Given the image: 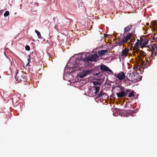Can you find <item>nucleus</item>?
<instances>
[{
	"label": "nucleus",
	"instance_id": "nucleus-1",
	"mask_svg": "<svg viewBox=\"0 0 157 157\" xmlns=\"http://www.w3.org/2000/svg\"><path fill=\"white\" fill-rule=\"evenodd\" d=\"M132 28V25H129L124 28L123 34H121L120 36L118 37L117 45H124L130 39L133 34L132 33H129Z\"/></svg>",
	"mask_w": 157,
	"mask_h": 157
},
{
	"label": "nucleus",
	"instance_id": "nucleus-2",
	"mask_svg": "<svg viewBox=\"0 0 157 157\" xmlns=\"http://www.w3.org/2000/svg\"><path fill=\"white\" fill-rule=\"evenodd\" d=\"M27 74L22 71L17 70L16 72V75L15 77L16 80L18 83L21 82L24 83L26 82L27 76Z\"/></svg>",
	"mask_w": 157,
	"mask_h": 157
},
{
	"label": "nucleus",
	"instance_id": "nucleus-3",
	"mask_svg": "<svg viewBox=\"0 0 157 157\" xmlns=\"http://www.w3.org/2000/svg\"><path fill=\"white\" fill-rule=\"evenodd\" d=\"M99 57L97 54H91L88 56H87L86 54H84L81 56V58L83 61L85 62H94L96 61Z\"/></svg>",
	"mask_w": 157,
	"mask_h": 157
},
{
	"label": "nucleus",
	"instance_id": "nucleus-4",
	"mask_svg": "<svg viewBox=\"0 0 157 157\" xmlns=\"http://www.w3.org/2000/svg\"><path fill=\"white\" fill-rule=\"evenodd\" d=\"M116 79L121 81L125 79L126 76L124 73L123 72H120L119 73L115 74L114 75Z\"/></svg>",
	"mask_w": 157,
	"mask_h": 157
},
{
	"label": "nucleus",
	"instance_id": "nucleus-5",
	"mask_svg": "<svg viewBox=\"0 0 157 157\" xmlns=\"http://www.w3.org/2000/svg\"><path fill=\"white\" fill-rule=\"evenodd\" d=\"M131 91V90L129 89L124 90V91L120 92H117L116 94L118 98H121L125 97L129 94L128 92H130Z\"/></svg>",
	"mask_w": 157,
	"mask_h": 157
},
{
	"label": "nucleus",
	"instance_id": "nucleus-6",
	"mask_svg": "<svg viewBox=\"0 0 157 157\" xmlns=\"http://www.w3.org/2000/svg\"><path fill=\"white\" fill-rule=\"evenodd\" d=\"M133 68L134 69L133 72L137 75H139L140 74H142L143 72V71H141V69H142V68H141V67L140 66L134 65Z\"/></svg>",
	"mask_w": 157,
	"mask_h": 157
},
{
	"label": "nucleus",
	"instance_id": "nucleus-7",
	"mask_svg": "<svg viewBox=\"0 0 157 157\" xmlns=\"http://www.w3.org/2000/svg\"><path fill=\"white\" fill-rule=\"evenodd\" d=\"M148 43V40L147 39H144L141 40L140 41V48H143L144 47H149L147 45Z\"/></svg>",
	"mask_w": 157,
	"mask_h": 157
},
{
	"label": "nucleus",
	"instance_id": "nucleus-8",
	"mask_svg": "<svg viewBox=\"0 0 157 157\" xmlns=\"http://www.w3.org/2000/svg\"><path fill=\"white\" fill-rule=\"evenodd\" d=\"M100 68L102 71H109L111 72V73H113L112 71L110 70L108 67L105 65H103V64L100 66Z\"/></svg>",
	"mask_w": 157,
	"mask_h": 157
},
{
	"label": "nucleus",
	"instance_id": "nucleus-9",
	"mask_svg": "<svg viewBox=\"0 0 157 157\" xmlns=\"http://www.w3.org/2000/svg\"><path fill=\"white\" fill-rule=\"evenodd\" d=\"M129 51V49L126 48H125L122 50L121 52V56L123 57L127 56Z\"/></svg>",
	"mask_w": 157,
	"mask_h": 157
},
{
	"label": "nucleus",
	"instance_id": "nucleus-10",
	"mask_svg": "<svg viewBox=\"0 0 157 157\" xmlns=\"http://www.w3.org/2000/svg\"><path fill=\"white\" fill-rule=\"evenodd\" d=\"M114 88L116 90V91H117V92H120L124 91V87L121 85L119 86L118 84L116 85L114 87Z\"/></svg>",
	"mask_w": 157,
	"mask_h": 157
},
{
	"label": "nucleus",
	"instance_id": "nucleus-11",
	"mask_svg": "<svg viewBox=\"0 0 157 157\" xmlns=\"http://www.w3.org/2000/svg\"><path fill=\"white\" fill-rule=\"evenodd\" d=\"M104 95H105V96L104 98H107L108 96L105 93H103L102 91H101L98 94H97L96 98L98 99L99 98H100L101 97H102V98Z\"/></svg>",
	"mask_w": 157,
	"mask_h": 157
},
{
	"label": "nucleus",
	"instance_id": "nucleus-12",
	"mask_svg": "<svg viewBox=\"0 0 157 157\" xmlns=\"http://www.w3.org/2000/svg\"><path fill=\"white\" fill-rule=\"evenodd\" d=\"M126 78L127 80L129 81L133 82L134 81L133 78V75L131 73H128L126 76Z\"/></svg>",
	"mask_w": 157,
	"mask_h": 157
},
{
	"label": "nucleus",
	"instance_id": "nucleus-13",
	"mask_svg": "<svg viewBox=\"0 0 157 157\" xmlns=\"http://www.w3.org/2000/svg\"><path fill=\"white\" fill-rule=\"evenodd\" d=\"M108 51L107 50H102L100 51H99L98 54L100 56L105 55L108 53Z\"/></svg>",
	"mask_w": 157,
	"mask_h": 157
},
{
	"label": "nucleus",
	"instance_id": "nucleus-14",
	"mask_svg": "<svg viewBox=\"0 0 157 157\" xmlns=\"http://www.w3.org/2000/svg\"><path fill=\"white\" fill-rule=\"evenodd\" d=\"M133 78L134 81H137L138 79L140 78V76L139 75L133 72Z\"/></svg>",
	"mask_w": 157,
	"mask_h": 157
},
{
	"label": "nucleus",
	"instance_id": "nucleus-15",
	"mask_svg": "<svg viewBox=\"0 0 157 157\" xmlns=\"http://www.w3.org/2000/svg\"><path fill=\"white\" fill-rule=\"evenodd\" d=\"M100 89V87H98V86H95V87L94 90H95V91L94 92V96L97 95V93L99 91Z\"/></svg>",
	"mask_w": 157,
	"mask_h": 157
},
{
	"label": "nucleus",
	"instance_id": "nucleus-16",
	"mask_svg": "<svg viewBox=\"0 0 157 157\" xmlns=\"http://www.w3.org/2000/svg\"><path fill=\"white\" fill-rule=\"evenodd\" d=\"M140 41L139 40H138L137 41L136 43L134 45V47L136 48H139V46L140 45Z\"/></svg>",
	"mask_w": 157,
	"mask_h": 157
},
{
	"label": "nucleus",
	"instance_id": "nucleus-17",
	"mask_svg": "<svg viewBox=\"0 0 157 157\" xmlns=\"http://www.w3.org/2000/svg\"><path fill=\"white\" fill-rule=\"evenodd\" d=\"M35 32L37 34L38 37L40 39L41 38V36L40 32L36 29L35 30Z\"/></svg>",
	"mask_w": 157,
	"mask_h": 157
},
{
	"label": "nucleus",
	"instance_id": "nucleus-18",
	"mask_svg": "<svg viewBox=\"0 0 157 157\" xmlns=\"http://www.w3.org/2000/svg\"><path fill=\"white\" fill-rule=\"evenodd\" d=\"M129 92L130 93L128 94V97L129 98H131L132 97H133L134 95L133 92L132 91L131 92L130 91Z\"/></svg>",
	"mask_w": 157,
	"mask_h": 157
},
{
	"label": "nucleus",
	"instance_id": "nucleus-19",
	"mask_svg": "<svg viewBox=\"0 0 157 157\" xmlns=\"http://www.w3.org/2000/svg\"><path fill=\"white\" fill-rule=\"evenodd\" d=\"M93 83L94 85H100L101 84L100 82L97 81H94L93 82Z\"/></svg>",
	"mask_w": 157,
	"mask_h": 157
},
{
	"label": "nucleus",
	"instance_id": "nucleus-20",
	"mask_svg": "<svg viewBox=\"0 0 157 157\" xmlns=\"http://www.w3.org/2000/svg\"><path fill=\"white\" fill-rule=\"evenodd\" d=\"M9 14L10 13L9 11H7L4 13V15L5 17H7L9 15Z\"/></svg>",
	"mask_w": 157,
	"mask_h": 157
},
{
	"label": "nucleus",
	"instance_id": "nucleus-21",
	"mask_svg": "<svg viewBox=\"0 0 157 157\" xmlns=\"http://www.w3.org/2000/svg\"><path fill=\"white\" fill-rule=\"evenodd\" d=\"M25 49L27 51H29L30 50V47L29 45H27L25 47Z\"/></svg>",
	"mask_w": 157,
	"mask_h": 157
},
{
	"label": "nucleus",
	"instance_id": "nucleus-22",
	"mask_svg": "<svg viewBox=\"0 0 157 157\" xmlns=\"http://www.w3.org/2000/svg\"><path fill=\"white\" fill-rule=\"evenodd\" d=\"M89 71H86V72H85V74L83 76H80V78H82V77H85V76H86V75H87L88 74V72Z\"/></svg>",
	"mask_w": 157,
	"mask_h": 157
},
{
	"label": "nucleus",
	"instance_id": "nucleus-23",
	"mask_svg": "<svg viewBox=\"0 0 157 157\" xmlns=\"http://www.w3.org/2000/svg\"><path fill=\"white\" fill-rule=\"evenodd\" d=\"M157 53L155 52H151V56H155L156 55Z\"/></svg>",
	"mask_w": 157,
	"mask_h": 157
},
{
	"label": "nucleus",
	"instance_id": "nucleus-24",
	"mask_svg": "<svg viewBox=\"0 0 157 157\" xmlns=\"http://www.w3.org/2000/svg\"><path fill=\"white\" fill-rule=\"evenodd\" d=\"M155 48L154 46H152V48H151V52H155Z\"/></svg>",
	"mask_w": 157,
	"mask_h": 157
},
{
	"label": "nucleus",
	"instance_id": "nucleus-25",
	"mask_svg": "<svg viewBox=\"0 0 157 157\" xmlns=\"http://www.w3.org/2000/svg\"><path fill=\"white\" fill-rule=\"evenodd\" d=\"M155 48V49H156V51H157V45H155V44L154 45V46Z\"/></svg>",
	"mask_w": 157,
	"mask_h": 157
},
{
	"label": "nucleus",
	"instance_id": "nucleus-26",
	"mask_svg": "<svg viewBox=\"0 0 157 157\" xmlns=\"http://www.w3.org/2000/svg\"><path fill=\"white\" fill-rule=\"evenodd\" d=\"M99 73H96L94 75L96 76H98V75H99Z\"/></svg>",
	"mask_w": 157,
	"mask_h": 157
},
{
	"label": "nucleus",
	"instance_id": "nucleus-27",
	"mask_svg": "<svg viewBox=\"0 0 157 157\" xmlns=\"http://www.w3.org/2000/svg\"><path fill=\"white\" fill-rule=\"evenodd\" d=\"M30 56H29V58L28 59V63H29V60H30Z\"/></svg>",
	"mask_w": 157,
	"mask_h": 157
},
{
	"label": "nucleus",
	"instance_id": "nucleus-28",
	"mask_svg": "<svg viewBox=\"0 0 157 157\" xmlns=\"http://www.w3.org/2000/svg\"><path fill=\"white\" fill-rule=\"evenodd\" d=\"M146 25H149V23H146Z\"/></svg>",
	"mask_w": 157,
	"mask_h": 157
},
{
	"label": "nucleus",
	"instance_id": "nucleus-29",
	"mask_svg": "<svg viewBox=\"0 0 157 157\" xmlns=\"http://www.w3.org/2000/svg\"><path fill=\"white\" fill-rule=\"evenodd\" d=\"M147 33V30H146L145 31V32L144 33H145V34Z\"/></svg>",
	"mask_w": 157,
	"mask_h": 157
},
{
	"label": "nucleus",
	"instance_id": "nucleus-30",
	"mask_svg": "<svg viewBox=\"0 0 157 157\" xmlns=\"http://www.w3.org/2000/svg\"><path fill=\"white\" fill-rule=\"evenodd\" d=\"M107 35V34H105V35H105V37H106V36H105V35Z\"/></svg>",
	"mask_w": 157,
	"mask_h": 157
}]
</instances>
